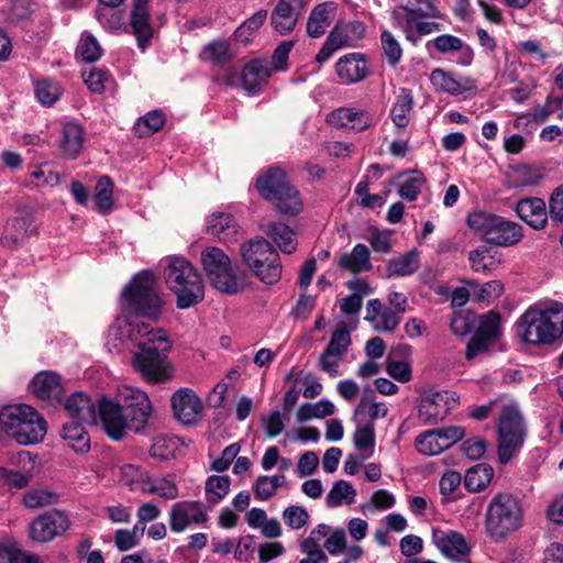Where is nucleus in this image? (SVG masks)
Instances as JSON below:
<instances>
[{"instance_id":"31","label":"nucleus","mask_w":563,"mask_h":563,"mask_svg":"<svg viewBox=\"0 0 563 563\" xmlns=\"http://www.w3.org/2000/svg\"><path fill=\"white\" fill-rule=\"evenodd\" d=\"M339 266L354 274L369 271L372 263L367 246L356 244L351 253H344L340 256Z\"/></svg>"},{"instance_id":"36","label":"nucleus","mask_w":563,"mask_h":563,"mask_svg":"<svg viewBox=\"0 0 563 563\" xmlns=\"http://www.w3.org/2000/svg\"><path fill=\"white\" fill-rule=\"evenodd\" d=\"M84 422L71 421L66 423L62 430L63 439L76 453H86L90 449V438L81 426Z\"/></svg>"},{"instance_id":"29","label":"nucleus","mask_w":563,"mask_h":563,"mask_svg":"<svg viewBox=\"0 0 563 563\" xmlns=\"http://www.w3.org/2000/svg\"><path fill=\"white\" fill-rule=\"evenodd\" d=\"M289 184L280 168H271L257 177L256 188L263 198L271 201Z\"/></svg>"},{"instance_id":"20","label":"nucleus","mask_w":563,"mask_h":563,"mask_svg":"<svg viewBox=\"0 0 563 563\" xmlns=\"http://www.w3.org/2000/svg\"><path fill=\"white\" fill-rule=\"evenodd\" d=\"M335 73L344 84H356L368 75V64L362 53H350L338 59Z\"/></svg>"},{"instance_id":"2","label":"nucleus","mask_w":563,"mask_h":563,"mask_svg":"<svg viewBox=\"0 0 563 563\" xmlns=\"http://www.w3.org/2000/svg\"><path fill=\"white\" fill-rule=\"evenodd\" d=\"M517 334L531 345H551L563 339V303L530 306L516 322Z\"/></svg>"},{"instance_id":"30","label":"nucleus","mask_w":563,"mask_h":563,"mask_svg":"<svg viewBox=\"0 0 563 563\" xmlns=\"http://www.w3.org/2000/svg\"><path fill=\"white\" fill-rule=\"evenodd\" d=\"M271 76L266 60L255 59L245 65L242 73V86L249 92H256Z\"/></svg>"},{"instance_id":"33","label":"nucleus","mask_w":563,"mask_h":563,"mask_svg":"<svg viewBox=\"0 0 563 563\" xmlns=\"http://www.w3.org/2000/svg\"><path fill=\"white\" fill-rule=\"evenodd\" d=\"M300 15L284 2H277L271 14V24L280 35H287L295 29Z\"/></svg>"},{"instance_id":"9","label":"nucleus","mask_w":563,"mask_h":563,"mask_svg":"<svg viewBox=\"0 0 563 563\" xmlns=\"http://www.w3.org/2000/svg\"><path fill=\"white\" fill-rule=\"evenodd\" d=\"M467 224L488 243L501 246L514 245L523 235L519 224L485 211L472 212L467 218Z\"/></svg>"},{"instance_id":"4","label":"nucleus","mask_w":563,"mask_h":563,"mask_svg":"<svg viewBox=\"0 0 563 563\" xmlns=\"http://www.w3.org/2000/svg\"><path fill=\"white\" fill-rule=\"evenodd\" d=\"M200 262L209 284L219 292L236 295L247 287V275L232 263L223 250L216 246L205 247Z\"/></svg>"},{"instance_id":"17","label":"nucleus","mask_w":563,"mask_h":563,"mask_svg":"<svg viewBox=\"0 0 563 563\" xmlns=\"http://www.w3.org/2000/svg\"><path fill=\"white\" fill-rule=\"evenodd\" d=\"M129 26L140 48L145 49L154 35L150 16V0H133L129 14Z\"/></svg>"},{"instance_id":"50","label":"nucleus","mask_w":563,"mask_h":563,"mask_svg":"<svg viewBox=\"0 0 563 563\" xmlns=\"http://www.w3.org/2000/svg\"><path fill=\"white\" fill-rule=\"evenodd\" d=\"M113 183L108 176H102L96 185L93 201L101 213H108L112 208Z\"/></svg>"},{"instance_id":"40","label":"nucleus","mask_w":563,"mask_h":563,"mask_svg":"<svg viewBox=\"0 0 563 563\" xmlns=\"http://www.w3.org/2000/svg\"><path fill=\"white\" fill-rule=\"evenodd\" d=\"M142 492L147 495H157L165 500H174L179 495L174 481L166 477H152L150 474L142 485Z\"/></svg>"},{"instance_id":"41","label":"nucleus","mask_w":563,"mask_h":563,"mask_svg":"<svg viewBox=\"0 0 563 563\" xmlns=\"http://www.w3.org/2000/svg\"><path fill=\"white\" fill-rule=\"evenodd\" d=\"M494 476V470L487 464H477L471 467L464 476V486L468 492L484 490Z\"/></svg>"},{"instance_id":"43","label":"nucleus","mask_w":563,"mask_h":563,"mask_svg":"<svg viewBox=\"0 0 563 563\" xmlns=\"http://www.w3.org/2000/svg\"><path fill=\"white\" fill-rule=\"evenodd\" d=\"M391 18L394 25L405 34L406 40L416 45L419 25L423 22L422 19L426 16L418 13L408 14L399 11L391 12Z\"/></svg>"},{"instance_id":"63","label":"nucleus","mask_w":563,"mask_h":563,"mask_svg":"<svg viewBox=\"0 0 563 563\" xmlns=\"http://www.w3.org/2000/svg\"><path fill=\"white\" fill-rule=\"evenodd\" d=\"M516 186H534L542 178V173L538 167L529 165H519L514 170Z\"/></svg>"},{"instance_id":"34","label":"nucleus","mask_w":563,"mask_h":563,"mask_svg":"<svg viewBox=\"0 0 563 563\" xmlns=\"http://www.w3.org/2000/svg\"><path fill=\"white\" fill-rule=\"evenodd\" d=\"M419 268V253L409 251L388 261L386 273L388 277H406L415 274Z\"/></svg>"},{"instance_id":"8","label":"nucleus","mask_w":563,"mask_h":563,"mask_svg":"<svg viewBox=\"0 0 563 563\" xmlns=\"http://www.w3.org/2000/svg\"><path fill=\"white\" fill-rule=\"evenodd\" d=\"M498 459L500 463H508L522 448L527 428L523 417L516 404L504 405L498 423Z\"/></svg>"},{"instance_id":"56","label":"nucleus","mask_w":563,"mask_h":563,"mask_svg":"<svg viewBox=\"0 0 563 563\" xmlns=\"http://www.w3.org/2000/svg\"><path fill=\"white\" fill-rule=\"evenodd\" d=\"M412 176L406 178L399 185L398 189L399 196L408 201H415L421 192L423 185L426 184V177L422 174L416 170L412 172Z\"/></svg>"},{"instance_id":"11","label":"nucleus","mask_w":563,"mask_h":563,"mask_svg":"<svg viewBox=\"0 0 563 563\" xmlns=\"http://www.w3.org/2000/svg\"><path fill=\"white\" fill-rule=\"evenodd\" d=\"M500 334L499 313L489 311L482 314L478 320V328L467 343L466 358L473 360L481 354L487 353Z\"/></svg>"},{"instance_id":"39","label":"nucleus","mask_w":563,"mask_h":563,"mask_svg":"<svg viewBox=\"0 0 563 563\" xmlns=\"http://www.w3.org/2000/svg\"><path fill=\"white\" fill-rule=\"evenodd\" d=\"M430 80L435 88V90L445 92L449 95H461L466 91L468 88L466 86V81L462 82L456 79L452 73L445 71L441 68H437L431 71Z\"/></svg>"},{"instance_id":"7","label":"nucleus","mask_w":563,"mask_h":563,"mask_svg":"<svg viewBox=\"0 0 563 563\" xmlns=\"http://www.w3.org/2000/svg\"><path fill=\"white\" fill-rule=\"evenodd\" d=\"M244 264L264 284L274 285L282 277V263L275 247L264 239H252L241 245Z\"/></svg>"},{"instance_id":"1","label":"nucleus","mask_w":563,"mask_h":563,"mask_svg":"<svg viewBox=\"0 0 563 563\" xmlns=\"http://www.w3.org/2000/svg\"><path fill=\"white\" fill-rule=\"evenodd\" d=\"M162 306L154 274L148 271L136 274L121 292L122 313L109 328L106 341L111 353L136 346L133 365L150 383H163L173 376L167 362L172 344L166 332L139 320L140 317L158 320Z\"/></svg>"},{"instance_id":"22","label":"nucleus","mask_w":563,"mask_h":563,"mask_svg":"<svg viewBox=\"0 0 563 563\" xmlns=\"http://www.w3.org/2000/svg\"><path fill=\"white\" fill-rule=\"evenodd\" d=\"M68 415L73 421L84 422L87 424H97V400H92L85 393H74L64 404Z\"/></svg>"},{"instance_id":"47","label":"nucleus","mask_w":563,"mask_h":563,"mask_svg":"<svg viewBox=\"0 0 563 563\" xmlns=\"http://www.w3.org/2000/svg\"><path fill=\"white\" fill-rule=\"evenodd\" d=\"M406 12L408 14L418 13L432 19L441 18L439 9L432 3L431 0H400L399 4L393 12Z\"/></svg>"},{"instance_id":"16","label":"nucleus","mask_w":563,"mask_h":563,"mask_svg":"<svg viewBox=\"0 0 563 563\" xmlns=\"http://www.w3.org/2000/svg\"><path fill=\"white\" fill-rule=\"evenodd\" d=\"M209 517L199 501H178L174 504L169 512L170 530L176 533L185 531L190 523L203 525Z\"/></svg>"},{"instance_id":"37","label":"nucleus","mask_w":563,"mask_h":563,"mask_svg":"<svg viewBox=\"0 0 563 563\" xmlns=\"http://www.w3.org/2000/svg\"><path fill=\"white\" fill-rule=\"evenodd\" d=\"M82 142V128L75 122L66 123L62 131L60 141V147L64 154L70 158H75L81 151Z\"/></svg>"},{"instance_id":"24","label":"nucleus","mask_w":563,"mask_h":563,"mask_svg":"<svg viewBox=\"0 0 563 563\" xmlns=\"http://www.w3.org/2000/svg\"><path fill=\"white\" fill-rule=\"evenodd\" d=\"M400 313L389 307L383 308L379 299H371L366 305L365 320L377 331L393 332L400 323Z\"/></svg>"},{"instance_id":"3","label":"nucleus","mask_w":563,"mask_h":563,"mask_svg":"<svg viewBox=\"0 0 563 563\" xmlns=\"http://www.w3.org/2000/svg\"><path fill=\"white\" fill-rule=\"evenodd\" d=\"M523 525L525 507L518 496L498 493L492 497L485 514V532L492 541L496 543L506 541Z\"/></svg>"},{"instance_id":"32","label":"nucleus","mask_w":563,"mask_h":563,"mask_svg":"<svg viewBox=\"0 0 563 563\" xmlns=\"http://www.w3.org/2000/svg\"><path fill=\"white\" fill-rule=\"evenodd\" d=\"M365 34V25L357 20L346 23H336L330 31L329 35H334L340 48L353 46L355 42L363 38Z\"/></svg>"},{"instance_id":"15","label":"nucleus","mask_w":563,"mask_h":563,"mask_svg":"<svg viewBox=\"0 0 563 563\" xmlns=\"http://www.w3.org/2000/svg\"><path fill=\"white\" fill-rule=\"evenodd\" d=\"M33 222L34 219L30 211L20 210L7 221L1 236V244L8 249L21 246L30 236L36 233Z\"/></svg>"},{"instance_id":"26","label":"nucleus","mask_w":563,"mask_h":563,"mask_svg":"<svg viewBox=\"0 0 563 563\" xmlns=\"http://www.w3.org/2000/svg\"><path fill=\"white\" fill-rule=\"evenodd\" d=\"M433 47L440 54H451L459 52L460 57L457 63L462 66H468L473 60V49L465 44L460 37L451 34H442L434 40L428 42L427 47Z\"/></svg>"},{"instance_id":"19","label":"nucleus","mask_w":563,"mask_h":563,"mask_svg":"<svg viewBox=\"0 0 563 563\" xmlns=\"http://www.w3.org/2000/svg\"><path fill=\"white\" fill-rule=\"evenodd\" d=\"M432 542L443 555L454 561L470 552V547L463 534L453 530L433 528Z\"/></svg>"},{"instance_id":"53","label":"nucleus","mask_w":563,"mask_h":563,"mask_svg":"<svg viewBox=\"0 0 563 563\" xmlns=\"http://www.w3.org/2000/svg\"><path fill=\"white\" fill-rule=\"evenodd\" d=\"M230 490L228 476H210L206 483V495L208 503L216 505L223 499Z\"/></svg>"},{"instance_id":"35","label":"nucleus","mask_w":563,"mask_h":563,"mask_svg":"<svg viewBox=\"0 0 563 563\" xmlns=\"http://www.w3.org/2000/svg\"><path fill=\"white\" fill-rule=\"evenodd\" d=\"M269 202L274 203L280 213L286 216L295 217L301 212L303 203L299 196L298 190L291 185H287L274 200Z\"/></svg>"},{"instance_id":"57","label":"nucleus","mask_w":563,"mask_h":563,"mask_svg":"<svg viewBox=\"0 0 563 563\" xmlns=\"http://www.w3.org/2000/svg\"><path fill=\"white\" fill-rule=\"evenodd\" d=\"M35 95L44 106H52L60 97V88L56 81L42 79L35 84Z\"/></svg>"},{"instance_id":"5","label":"nucleus","mask_w":563,"mask_h":563,"mask_svg":"<svg viewBox=\"0 0 563 563\" xmlns=\"http://www.w3.org/2000/svg\"><path fill=\"white\" fill-rule=\"evenodd\" d=\"M0 426L7 435L21 445L43 441L47 424L45 419L25 404L9 405L0 410Z\"/></svg>"},{"instance_id":"23","label":"nucleus","mask_w":563,"mask_h":563,"mask_svg":"<svg viewBox=\"0 0 563 563\" xmlns=\"http://www.w3.org/2000/svg\"><path fill=\"white\" fill-rule=\"evenodd\" d=\"M336 12L338 3L334 1H324L314 5L307 20V34L312 38L321 37L335 19Z\"/></svg>"},{"instance_id":"48","label":"nucleus","mask_w":563,"mask_h":563,"mask_svg":"<svg viewBox=\"0 0 563 563\" xmlns=\"http://www.w3.org/2000/svg\"><path fill=\"white\" fill-rule=\"evenodd\" d=\"M267 18V11L264 9L255 12L251 18H249L243 24H241L234 35L238 42L246 45L251 42L253 35L258 31V29L264 24Z\"/></svg>"},{"instance_id":"10","label":"nucleus","mask_w":563,"mask_h":563,"mask_svg":"<svg viewBox=\"0 0 563 563\" xmlns=\"http://www.w3.org/2000/svg\"><path fill=\"white\" fill-rule=\"evenodd\" d=\"M118 402L130 419V430L140 431L148 422L152 404L147 394L136 387L123 385L118 388Z\"/></svg>"},{"instance_id":"45","label":"nucleus","mask_w":563,"mask_h":563,"mask_svg":"<svg viewBox=\"0 0 563 563\" xmlns=\"http://www.w3.org/2000/svg\"><path fill=\"white\" fill-rule=\"evenodd\" d=\"M356 490L346 481H338L334 483L325 497V504L329 508H335L343 503L351 505L355 501Z\"/></svg>"},{"instance_id":"12","label":"nucleus","mask_w":563,"mask_h":563,"mask_svg":"<svg viewBox=\"0 0 563 563\" xmlns=\"http://www.w3.org/2000/svg\"><path fill=\"white\" fill-rule=\"evenodd\" d=\"M70 527L68 516L59 510H49L38 516L30 527V537L36 542H49L64 534Z\"/></svg>"},{"instance_id":"18","label":"nucleus","mask_w":563,"mask_h":563,"mask_svg":"<svg viewBox=\"0 0 563 563\" xmlns=\"http://www.w3.org/2000/svg\"><path fill=\"white\" fill-rule=\"evenodd\" d=\"M175 418L184 424L196 423L202 415V402L197 394L189 388L177 389L172 398Z\"/></svg>"},{"instance_id":"14","label":"nucleus","mask_w":563,"mask_h":563,"mask_svg":"<svg viewBox=\"0 0 563 563\" xmlns=\"http://www.w3.org/2000/svg\"><path fill=\"white\" fill-rule=\"evenodd\" d=\"M455 394L442 390V391H426L418 407L419 417L427 423H434L442 420L452 408V404H455Z\"/></svg>"},{"instance_id":"55","label":"nucleus","mask_w":563,"mask_h":563,"mask_svg":"<svg viewBox=\"0 0 563 563\" xmlns=\"http://www.w3.org/2000/svg\"><path fill=\"white\" fill-rule=\"evenodd\" d=\"M103 7L96 10V19L100 25L108 32L118 33L124 27L122 14Z\"/></svg>"},{"instance_id":"52","label":"nucleus","mask_w":563,"mask_h":563,"mask_svg":"<svg viewBox=\"0 0 563 563\" xmlns=\"http://www.w3.org/2000/svg\"><path fill=\"white\" fill-rule=\"evenodd\" d=\"M413 101L409 92L402 91L397 98L396 103L391 109V120L398 128L407 126L409 122V113L412 109Z\"/></svg>"},{"instance_id":"54","label":"nucleus","mask_w":563,"mask_h":563,"mask_svg":"<svg viewBox=\"0 0 563 563\" xmlns=\"http://www.w3.org/2000/svg\"><path fill=\"white\" fill-rule=\"evenodd\" d=\"M165 123L163 112L154 110L141 118L135 124V133L139 136H147L157 132Z\"/></svg>"},{"instance_id":"25","label":"nucleus","mask_w":563,"mask_h":563,"mask_svg":"<svg viewBox=\"0 0 563 563\" xmlns=\"http://www.w3.org/2000/svg\"><path fill=\"white\" fill-rule=\"evenodd\" d=\"M328 120L333 125L356 132L364 131L374 124V118L368 111L354 108H339L329 114Z\"/></svg>"},{"instance_id":"59","label":"nucleus","mask_w":563,"mask_h":563,"mask_svg":"<svg viewBox=\"0 0 563 563\" xmlns=\"http://www.w3.org/2000/svg\"><path fill=\"white\" fill-rule=\"evenodd\" d=\"M471 267L476 273H487L495 265L494 256L486 246L478 247L470 253Z\"/></svg>"},{"instance_id":"44","label":"nucleus","mask_w":563,"mask_h":563,"mask_svg":"<svg viewBox=\"0 0 563 563\" xmlns=\"http://www.w3.org/2000/svg\"><path fill=\"white\" fill-rule=\"evenodd\" d=\"M181 444L183 442L178 437L162 434L154 439L150 454L161 461L174 459Z\"/></svg>"},{"instance_id":"38","label":"nucleus","mask_w":563,"mask_h":563,"mask_svg":"<svg viewBox=\"0 0 563 563\" xmlns=\"http://www.w3.org/2000/svg\"><path fill=\"white\" fill-rule=\"evenodd\" d=\"M265 232L272 238L282 252L291 254L296 251V233L288 225L280 222L271 223Z\"/></svg>"},{"instance_id":"51","label":"nucleus","mask_w":563,"mask_h":563,"mask_svg":"<svg viewBox=\"0 0 563 563\" xmlns=\"http://www.w3.org/2000/svg\"><path fill=\"white\" fill-rule=\"evenodd\" d=\"M144 532L141 526H133L132 529H118L114 532V543L120 552H126L140 544Z\"/></svg>"},{"instance_id":"46","label":"nucleus","mask_w":563,"mask_h":563,"mask_svg":"<svg viewBox=\"0 0 563 563\" xmlns=\"http://www.w3.org/2000/svg\"><path fill=\"white\" fill-rule=\"evenodd\" d=\"M445 440H442L438 430L427 431L416 439L417 450L424 455H437L446 450Z\"/></svg>"},{"instance_id":"28","label":"nucleus","mask_w":563,"mask_h":563,"mask_svg":"<svg viewBox=\"0 0 563 563\" xmlns=\"http://www.w3.org/2000/svg\"><path fill=\"white\" fill-rule=\"evenodd\" d=\"M207 231L219 240L228 242L235 239L239 225L231 214L216 211L207 218Z\"/></svg>"},{"instance_id":"21","label":"nucleus","mask_w":563,"mask_h":563,"mask_svg":"<svg viewBox=\"0 0 563 563\" xmlns=\"http://www.w3.org/2000/svg\"><path fill=\"white\" fill-rule=\"evenodd\" d=\"M30 390L38 399L53 404L60 402L64 388L58 374L44 371L33 377Z\"/></svg>"},{"instance_id":"42","label":"nucleus","mask_w":563,"mask_h":563,"mask_svg":"<svg viewBox=\"0 0 563 563\" xmlns=\"http://www.w3.org/2000/svg\"><path fill=\"white\" fill-rule=\"evenodd\" d=\"M375 428L373 422L360 424L353 434V443L360 452L362 460L373 456L375 448Z\"/></svg>"},{"instance_id":"61","label":"nucleus","mask_w":563,"mask_h":563,"mask_svg":"<svg viewBox=\"0 0 563 563\" xmlns=\"http://www.w3.org/2000/svg\"><path fill=\"white\" fill-rule=\"evenodd\" d=\"M283 519L290 529L299 530L308 523L309 514L303 507L291 505L284 509Z\"/></svg>"},{"instance_id":"62","label":"nucleus","mask_w":563,"mask_h":563,"mask_svg":"<svg viewBox=\"0 0 563 563\" xmlns=\"http://www.w3.org/2000/svg\"><path fill=\"white\" fill-rule=\"evenodd\" d=\"M202 54L214 64H224L230 58V44L227 41H214L203 48Z\"/></svg>"},{"instance_id":"6","label":"nucleus","mask_w":563,"mask_h":563,"mask_svg":"<svg viewBox=\"0 0 563 563\" xmlns=\"http://www.w3.org/2000/svg\"><path fill=\"white\" fill-rule=\"evenodd\" d=\"M164 272L167 286L177 296L180 309L189 308L203 299L205 287L197 269L184 257L172 256Z\"/></svg>"},{"instance_id":"64","label":"nucleus","mask_w":563,"mask_h":563,"mask_svg":"<svg viewBox=\"0 0 563 563\" xmlns=\"http://www.w3.org/2000/svg\"><path fill=\"white\" fill-rule=\"evenodd\" d=\"M147 476V472L133 464H125L120 467V481L128 486L137 485L141 490Z\"/></svg>"},{"instance_id":"58","label":"nucleus","mask_w":563,"mask_h":563,"mask_svg":"<svg viewBox=\"0 0 563 563\" xmlns=\"http://www.w3.org/2000/svg\"><path fill=\"white\" fill-rule=\"evenodd\" d=\"M78 53L84 60L91 63L101 57L102 48L92 34L84 32L78 46Z\"/></svg>"},{"instance_id":"13","label":"nucleus","mask_w":563,"mask_h":563,"mask_svg":"<svg viewBox=\"0 0 563 563\" xmlns=\"http://www.w3.org/2000/svg\"><path fill=\"white\" fill-rule=\"evenodd\" d=\"M97 416L107 434L113 440H121L126 429H130V419L124 415L118 400L97 399Z\"/></svg>"},{"instance_id":"27","label":"nucleus","mask_w":563,"mask_h":563,"mask_svg":"<svg viewBox=\"0 0 563 563\" xmlns=\"http://www.w3.org/2000/svg\"><path fill=\"white\" fill-rule=\"evenodd\" d=\"M516 212L533 229H542L547 223L545 202L540 198H525L518 201Z\"/></svg>"},{"instance_id":"60","label":"nucleus","mask_w":563,"mask_h":563,"mask_svg":"<svg viewBox=\"0 0 563 563\" xmlns=\"http://www.w3.org/2000/svg\"><path fill=\"white\" fill-rule=\"evenodd\" d=\"M56 501L57 495L45 489H32L23 496V504L31 509L48 506Z\"/></svg>"},{"instance_id":"49","label":"nucleus","mask_w":563,"mask_h":563,"mask_svg":"<svg viewBox=\"0 0 563 563\" xmlns=\"http://www.w3.org/2000/svg\"><path fill=\"white\" fill-rule=\"evenodd\" d=\"M285 484L284 475L258 476L254 484V494L258 500L272 498L276 490Z\"/></svg>"}]
</instances>
